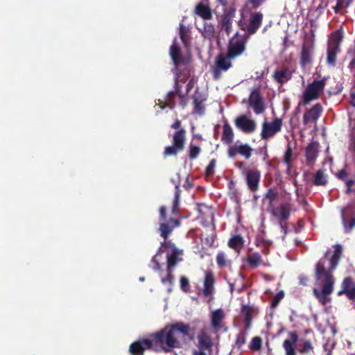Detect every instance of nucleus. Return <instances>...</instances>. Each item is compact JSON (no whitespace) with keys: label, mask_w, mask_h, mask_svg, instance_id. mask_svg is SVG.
I'll return each instance as SVG.
<instances>
[{"label":"nucleus","mask_w":355,"mask_h":355,"mask_svg":"<svg viewBox=\"0 0 355 355\" xmlns=\"http://www.w3.org/2000/svg\"><path fill=\"white\" fill-rule=\"evenodd\" d=\"M293 156V150L290 146H287L286 152L284 155V162L286 164L288 170L290 169L291 158Z\"/></svg>","instance_id":"8fccbe9b"},{"label":"nucleus","mask_w":355,"mask_h":355,"mask_svg":"<svg viewBox=\"0 0 355 355\" xmlns=\"http://www.w3.org/2000/svg\"><path fill=\"white\" fill-rule=\"evenodd\" d=\"M349 173L346 171L345 168H342L339 170L336 174V177L339 180L345 182L346 186L345 193L350 194L352 192H355V189H353L354 183L355 182V180L348 179Z\"/></svg>","instance_id":"cd10ccee"},{"label":"nucleus","mask_w":355,"mask_h":355,"mask_svg":"<svg viewBox=\"0 0 355 355\" xmlns=\"http://www.w3.org/2000/svg\"><path fill=\"white\" fill-rule=\"evenodd\" d=\"M246 342V332L241 331L236 336V345L240 348Z\"/></svg>","instance_id":"864d4df0"},{"label":"nucleus","mask_w":355,"mask_h":355,"mask_svg":"<svg viewBox=\"0 0 355 355\" xmlns=\"http://www.w3.org/2000/svg\"><path fill=\"white\" fill-rule=\"evenodd\" d=\"M202 36L209 40H211L215 36V28L211 23L205 22L202 31Z\"/></svg>","instance_id":"4c0bfd02"},{"label":"nucleus","mask_w":355,"mask_h":355,"mask_svg":"<svg viewBox=\"0 0 355 355\" xmlns=\"http://www.w3.org/2000/svg\"><path fill=\"white\" fill-rule=\"evenodd\" d=\"M232 58L227 56V54L225 55L220 53L216 58V67L213 70V77L214 80H218L221 77V72L226 71L229 69H230L232 66L230 60Z\"/></svg>","instance_id":"9b49d317"},{"label":"nucleus","mask_w":355,"mask_h":355,"mask_svg":"<svg viewBox=\"0 0 355 355\" xmlns=\"http://www.w3.org/2000/svg\"><path fill=\"white\" fill-rule=\"evenodd\" d=\"M195 13L205 20L211 19L213 17L212 12L209 6L202 2L198 3L195 8Z\"/></svg>","instance_id":"c756f323"},{"label":"nucleus","mask_w":355,"mask_h":355,"mask_svg":"<svg viewBox=\"0 0 355 355\" xmlns=\"http://www.w3.org/2000/svg\"><path fill=\"white\" fill-rule=\"evenodd\" d=\"M243 245V239L241 234L234 235L228 241V246L234 250H237Z\"/></svg>","instance_id":"58836bf2"},{"label":"nucleus","mask_w":355,"mask_h":355,"mask_svg":"<svg viewBox=\"0 0 355 355\" xmlns=\"http://www.w3.org/2000/svg\"><path fill=\"white\" fill-rule=\"evenodd\" d=\"M166 270H167V275L165 278H163L162 279V282L163 284L168 282L171 285H172L173 283V281H174V276L172 274L173 270H171V269L169 270V269L166 268Z\"/></svg>","instance_id":"6e6d98bb"},{"label":"nucleus","mask_w":355,"mask_h":355,"mask_svg":"<svg viewBox=\"0 0 355 355\" xmlns=\"http://www.w3.org/2000/svg\"><path fill=\"white\" fill-rule=\"evenodd\" d=\"M284 297V292L283 291H279L275 296L272 298V302L270 303L271 309H275L279 304L280 301Z\"/></svg>","instance_id":"603ef678"},{"label":"nucleus","mask_w":355,"mask_h":355,"mask_svg":"<svg viewBox=\"0 0 355 355\" xmlns=\"http://www.w3.org/2000/svg\"><path fill=\"white\" fill-rule=\"evenodd\" d=\"M297 347V351L302 354L313 353L314 347L310 340H302Z\"/></svg>","instance_id":"f704fd0d"},{"label":"nucleus","mask_w":355,"mask_h":355,"mask_svg":"<svg viewBox=\"0 0 355 355\" xmlns=\"http://www.w3.org/2000/svg\"><path fill=\"white\" fill-rule=\"evenodd\" d=\"M216 164V160L215 159H212L207 166L205 168V175L207 177H212L214 175L215 171V166Z\"/></svg>","instance_id":"3c124183"},{"label":"nucleus","mask_w":355,"mask_h":355,"mask_svg":"<svg viewBox=\"0 0 355 355\" xmlns=\"http://www.w3.org/2000/svg\"><path fill=\"white\" fill-rule=\"evenodd\" d=\"M235 166H236L238 168H239V169H243V173H244V174H245V171H246L247 170H245V167H244V162H236L235 163Z\"/></svg>","instance_id":"338daca9"},{"label":"nucleus","mask_w":355,"mask_h":355,"mask_svg":"<svg viewBox=\"0 0 355 355\" xmlns=\"http://www.w3.org/2000/svg\"><path fill=\"white\" fill-rule=\"evenodd\" d=\"M248 39V35L247 34L240 35L236 33L229 41L227 51V56L234 59L241 55L245 51Z\"/></svg>","instance_id":"423d86ee"},{"label":"nucleus","mask_w":355,"mask_h":355,"mask_svg":"<svg viewBox=\"0 0 355 355\" xmlns=\"http://www.w3.org/2000/svg\"><path fill=\"white\" fill-rule=\"evenodd\" d=\"M232 19H230V17H223L221 19V28L225 31L227 35H230L232 31Z\"/></svg>","instance_id":"37998d69"},{"label":"nucleus","mask_w":355,"mask_h":355,"mask_svg":"<svg viewBox=\"0 0 355 355\" xmlns=\"http://www.w3.org/2000/svg\"><path fill=\"white\" fill-rule=\"evenodd\" d=\"M181 254H182V251L180 250H175V251L167 254V269L173 270L176 266L178 262L180 260L179 256Z\"/></svg>","instance_id":"473e14b6"},{"label":"nucleus","mask_w":355,"mask_h":355,"mask_svg":"<svg viewBox=\"0 0 355 355\" xmlns=\"http://www.w3.org/2000/svg\"><path fill=\"white\" fill-rule=\"evenodd\" d=\"M179 35L184 45L188 46L191 42L190 30L189 27L184 26L183 24H180Z\"/></svg>","instance_id":"72a5a7b5"},{"label":"nucleus","mask_w":355,"mask_h":355,"mask_svg":"<svg viewBox=\"0 0 355 355\" xmlns=\"http://www.w3.org/2000/svg\"><path fill=\"white\" fill-rule=\"evenodd\" d=\"M170 55L175 67L183 62L180 49L175 44H173L170 47Z\"/></svg>","instance_id":"2f4dec72"},{"label":"nucleus","mask_w":355,"mask_h":355,"mask_svg":"<svg viewBox=\"0 0 355 355\" xmlns=\"http://www.w3.org/2000/svg\"><path fill=\"white\" fill-rule=\"evenodd\" d=\"M180 225L181 222L179 220L173 218L169 219L166 222L161 223L159 228L160 236L164 240H166L174 228L180 226Z\"/></svg>","instance_id":"f3484780"},{"label":"nucleus","mask_w":355,"mask_h":355,"mask_svg":"<svg viewBox=\"0 0 355 355\" xmlns=\"http://www.w3.org/2000/svg\"><path fill=\"white\" fill-rule=\"evenodd\" d=\"M236 127L244 133L253 132L257 128L254 120L248 118L245 114L237 116L234 121Z\"/></svg>","instance_id":"ddd939ff"},{"label":"nucleus","mask_w":355,"mask_h":355,"mask_svg":"<svg viewBox=\"0 0 355 355\" xmlns=\"http://www.w3.org/2000/svg\"><path fill=\"white\" fill-rule=\"evenodd\" d=\"M254 309L250 305H242L241 313L244 317V320H252V312Z\"/></svg>","instance_id":"49530a36"},{"label":"nucleus","mask_w":355,"mask_h":355,"mask_svg":"<svg viewBox=\"0 0 355 355\" xmlns=\"http://www.w3.org/2000/svg\"><path fill=\"white\" fill-rule=\"evenodd\" d=\"M278 224H279L282 231L284 232L283 239H284L286 235L288 233V227L286 225V222H279Z\"/></svg>","instance_id":"680f3d73"},{"label":"nucleus","mask_w":355,"mask_h":355,"mask_svg":"<svg viewBox=\"0 0 355 355\" xmlns=\"http://www.w3.org/2000/svg\"><path fill=\"white\" fill-rule=\"evenodd\" d=\"M263 15L260 12H252L250 15L248 24L239 23V26L241 30L247 32L248 35H254L257 30L260 28Z\"/></svg>","instance_id":"9d476101"},{"label":"nucleus","mask_w":355,"mask_h":355,"mask_svg":"<svg viewBox=\"0 0 355 355\" xmlns=\"http://www.w3.org/2000/svg\"><path fill=\"white\" fill-rule=\"evenodd\" d=\"M162 248L170 250L171 252H173L175 250H179L178 248H176L175 243H173L171 241H167V239L164 240L161 243V247L158 249L157 254L162 253Z\"/></svg>","instance_id":"a18cd8bd"},{"label":"nucleus","mask_w":355,"mask_h":355,"mask_svg":"<svg viewBox=\"0 0 355 355\" xmlns=\"http://www.w3.org/2000/svg\"><path fill=\"white\" fill-rule=\"evenodd\" d=\"M225 317V313L222 309H218L211 313V324L215 332L218 331L222 328Z\"/></svg>","instance_id":"393cba45"},{"label":"nucleus","mask_w":355,"mask_h":355,"mask_svg":"<svg viewBox=\"0 0 355 355\" xmlns=\"http://www.w3.org/2000/svg\"><path fill=\"white\" fill-rule=\"evenodd\" d=\"M265 0H249L252 8L257 9L264 2Z\"/></svg>","instance_id":"4d7b16f0"},{"label":"nucleus","mask_w":355,"mask_h":355,"mask_svg":"<svg viewBox=\"0 0 355 355\" xmlns=\"http://www.w3.org/2000/svg\"><path fill=\"white\" fill-rule=\"evenodd\" d=\"M343 37L340 31H336L331 33L327 49V64L328 66L335 67L336 65V57L340 52V43Z\"/></svg>","instance_id":"20e7f679"},{"label":"nucleus","mask_w":355,"mask_h":355,"mask_svg":"<svg viewBox=\"0 0 355 355\" xmlns=\"http://www.w3.org/2000/svg\"><path fill=\"white\" fill-rule=\"evenodd\" d=\"M147 341H150L149 338L133 342L129 347L131 355H144L146 349L152 350V347L147 344Z\"/></svg>","instance_id":"aec40b11"},{"label":"nucleus","mask_w":355,"mask_h":355,"mask_svg":"<svg viewBox=\"0 0 355 355\" xmlns=\"http://www.w3.org/2000/svg\"><path fill=\"white\" fill-rule=\"evenodd\" d=\"M342 254V248L338 245L334 251L333 255L328 259L327 254L321 258L315 264V270L323 269L324 272L333 275V271L337 267Z\"/></svg>","instance_id":"39448f33"},{"label":"nucleus","mask_w":355,"mask_h":355,"mask_svg":"<svg viewBox=\"0 0 355 355\" xmlns=\"http://www.w3.org/2000/svg\"><path fill=\"white\" fill-rule=\"evenodd\" d=\"M180 288L182 290V291H184L185 293H188L190 291L191 289H190L189 282V279L186 277L181 276L180 279Z\"/></svg>","instance_id":"5fc2aeb1"},{"label":"nucleus","mask_w":355,"mask_h":355,"mask_svg":"<svg viewBox=\"0 0 355 355\" xmlns=\"http://www.w3.org/2000/svg\"><path fill=\"white\" fill-rule=\"evenodd\" d=\"M288 337L283 342V347L286 355H296L295 345L298 340V335L295 331H291L288 333Z\"/></svg>","instance_id":"4be33fe9"},{"label":"nucleus","mask_w":355,"mask_h":355,"mask_svg":"<svg viewBox=\"0 0 355 355\" xmlns=\"http://www.w3.org/2000/svg\"><path fill=\"white\" fill-rule=\"evenodd\" d=\"M246 261L252 268H256L261 263L262 259L259 253L254 252L248 256Z\"/></svg>","instance_id":"c9c22d12"},{"label":"nucleus","mask_w":355,"mask_h":355,"mask_svg":"<svg viewBox=\"0 0 355 355\" xmlns=\"http://www.w3.org/2000/svg\"><path fill=\"white\" fill-rule=\"evenodd\" d=\"M262 346V339L259 336H254L252 338L250 343V349L252 351H259Z\"/></svg>","instance_id":"c03bdc74"},{"label":"nucleus","mask_w":355,"mask_h":355,"mask_svg":"<svg viewBox=\"0 0 355 355\" xmlns=\"http://www.w3.org/2000/svg\"><path fill=\"white\" fill-rule=\"evenodd\" d=\"M206 98L197 89L193 96V113L198 115H202L205 112V106L204 103Z\"/></svg>","instance_id":"bb28decb"},{"label":"nucleus","mask_w":355,"mask_h":355,"mask_svg":"<svg viewBox=\"0 0 355 355\" xmlns=\"http://www.w3.org/2000/svg\"><path fill=\"white\" fill-rule=\"evenodd\" d=\"M320 144L318 141H311L305 150L306 161L308 165H313L319 153Z\"/></svg>","instance_id":"412c9836"},{"label":"nucleus","mask_w":355,"mask_h":355,"mask_svg":"<svg viewBox=\"0 0 355 355\" xmlns=\"http://www.w3.org/2000/svg\"><path fill=\"white\" fill-rule=\"evenodd\" d=\"M292 206L289 202L282 203L279 206L274 207L272 211V215L278 220L279 222H286L291 216Z\"/></svg>","instance_id":"dca6fc26"},{"label":"nucleus","mask_w":355,"mask_h":355,"mask_svg":"<svg viewBox=\"0 0 355 355\" xmlns=\"http://www.w3.org/2000/svg\"><path fill=\"white\" fill-rule=\"evenodd\" d=\"M299 280H300V284L302 286H306L307 285V283L309 282V278L307 276H305V275H300L299 277Z\"/></svg>","instance_id":"e2e57ef3"},{"label":"nucleus","mask_w":355,"mask_h":355,"mask_svg":"<svg viewBox=\"0 0 355 355\" xmlns=\"http://www.w3.org/2000/svg\"><path fill=\"white\" fill-rule=\"evenodd\" d=\"M198 350H210L213 346V342L210 336L205 330H201L197 336Z\"/></svg>","instance_id":"5701e85b"},{"label":"nucleus","mask_w":355,"mask_h":355,"mask_svg":"<svg viewBox=\"0 0 355 355\" xmlns=\"http://www.w3.org/2000/svg\"><path fill=\"white\" fill-rule=\"evenodd\" d=\"M173 92H175V94L178 96L179 94H182L181 92V86L178 83V78L175 80L174 84V90L172 91Z\"/></svg>","instance_id":"052dcab7"},{"label":"nucleus","mask_w":355,"mask_h":355,"mask_svg":"<svg viewBox=\"0 0 355 355\" xmlns=\"http://www.w3.org/2000/svg\"><path fill=\"white\" fill-rule=\"evenodd\" d=\"M234 132L228 123H225L223 126V134L221 137V141L227 145L231 144L234 139Z\"/></svg>","instance_id":"7c9ffc66"},{"label":"nucleus","mask_w":355,"mask_h":355,"mask_svg":"<svg viewBox=\"0 0 355 355\" xmlns=\"http://www.w3.org/2000/svg\"><path fill=\"white\" fill-rule=\"evenodd\" d=\"M325 86V80H313L306 87L303 94V101L299 103L301 105H306L311 101L319 98L320 94L324 91Z\"/></svg>","instance_id":"0eeeda50"},{"label":"nucleus","mask_w":355,"mask_h":355,"mask_svg":"<svg viewBox=\"0 0 355 355\" xmlns=\"http://www.w3.org/2000/svg\"><path fill=\"white\" fill-rule=\"evenodd\" d=\"M315 277L318 282L323 283V285L321 291L313 288V295L319 302L324 306L331 301V298L328 295L334 291V276L333 275L324 272L323 269L318 268L315 270Z\"/></svg>","instance_id":"7ed1b4c3"},{"label":"nucleus","mask_w":355,"mask_h":355,"mask_svg":"<svg viewBox=\"0 0 355 355\" xmlns=\"http://www.w3.org/2000/svg\"><path fill=\"white\" fill-rule=\"evenodd\" d=\"M282 127V119L275 118L272 122L264 121L262 123L261 137L262 139H268L279 132Z\"/></svg>","instance_id":"1a4fd4ad"},{"label":"nucleus","mask_w":355,"mask_h":355,"mask_svg":"<svg viewBox=\"0 0 355 355\" xmlns=\"http://www.w3.org/2000/svg\"><path fill=\"white\" fill-rule=\"evenodd\" d=\"M342 289L338 291V295H345L347 298L353 302L355 309V281L351 277H345L341 284Z\"/></svg>","instance_id":"4468645a"},{"label":"nucleus","mask_w":355,"mask_h":355,"mask_svg":"<svg viewBox=\"0 0 355 355\" xmlns=\"http://www.w3.org/2000/svg\"><path fill=\"white\" fill-rule=\"evenodd\" d=\"M152 261L155 264V266L153 267V269L155 270H159L161 269V265L160 263L158 262V261L157 260V258H156V255H155L153 259H152Z\"/></svg>","instance_id":"69168bd1"},{"label":"nucleus","mask_w":355,"mask_h":355,"mask_svg":"<svg viewBox=\"0 0 355 355\" xmlns=\"http://www.w3.org/2000/svg\"><path fill=\"white\" fill-rule=\"evenodd\" d=\"M245 175L248 188L250 191L256 192L259 189L261 172L257 169H248Z\"/></svg>","instance_id":"2eb2a0df"},{"label":"nucleus","mask_w":355,"mask_h":355,"mask_svg":"<svg viewBox=\"0 0 355 355\" xmlns=\"http://www.w3.org/2000/svg\"><path fill=\"white\" fill-rule=\"evenodd\" d=\"M190 331L189 324L183 322L166 325L164 328L149 335L150 341H147L152 351L169 352L180 347V339L188 336Z\"/></svg>","instance_id":"f257e3e1"},{"label":"nucleus","mask_w":355,"mask_h":355,"mask_svg":"<svg viewBox=\"0 0 355 355\" xmlns=\"http://www.w3.org/2000/svg\"><path fill=\"white\" fill-rule=\"evenodd\" d=\"M313 183L315 186H325L327 184V178L322 170L315 173Z\"/></svg>","instance_id":"a19ab883"},{"label":"nucleus","mask_w":355,"mask_h":355,"mask_svg":"<svg viewBox=\"0 0 355 355\" xmlns=\"http://www.w3.org/2000/svg\"><path fill=\"white\" fill-rule=\"evenodd\" d=\"M216 261L219 268L225 267L227 263L226 254L223 252H219L216 255Z\"/></svg>","instance_id":"de8ad7c7"},{"label":"nucleus","mask_w":355,"mask_h":355,"mask_svg":"<svg viewBox=\"0 0 355 355\" xmlns=\"http://www.w3.org/2000/svg\"><path fill=\"white\" fill-rule=\"evenodd\" d=\"M277 196L278 193L277 191L275 189L270 188L267 191L265 198L268 201L270 205H272L277 198Z\"/></svg>","instance_id":"09e8293b"},{"label":"nucleus","mask_w":355,"mask_h":355,"mask_svg":"<svg viewBox=\"0 0 355 355\" xmlns=\"http://www.w3.org/2000/svg\"><path fill=\"white\" fill-rule=\"evenodd\" d=\"M350 103L353 107H355V91L352 92L351 93V100Z\"/></svg>","instance_id":"774afa93"},{"label":"nucleus","mask_w":355,"mask_h":355,"mask_svg":"<svg viewBox=\"0 0 355 355\" xmlns=\"http://www.w3.org/2000/svg\"><path fill=\"white\" fill-rule=\"evenodd\" d=\"M180 193H181V191H180V187L178 185L175 186L174 200L173 202V207H172V209H171L172 214L173 215H176L179 211Z\"/></svg>","instance_id":"ea45409f"},{"label":"nucleus","mask_w":355,"mask_h":355,"mask_svg":"<svg viewBox=\"0 0 355 355\" xmlns=\"http://www.w3.org/2000/svg\"><path fill=\"white\" fill-rule=\"evenodd\" d=\"M201 152V148L192 142L190 143L189 146V154L188 157L190 160L196 159Z\"/></svg>","instance_id":"79ce46f5"},{"label":"nucleus","mask_w":355,"mask_h":355,"mask_svg":"<svg viewBox=\"0 0 355 355\" xmlns=\"http://www.w3.org/2000/svg\"><path fill=\"white\" fill-rule=\"evenodd\" d=\"M176 96L175 92L170 91L168 92L164 100H158L157 105H159L162 110L165 108L173 110L175 107V98Z\"/></svg>","instance_id":"c85d7f7f"},{"label":"nucleus","mask_w":355,"mask_h":355,"mask_svg":"<svg viewBox=\"0 0 355 355\" xmlns=\"http://www.w3.org/2000/svg\"><path fill=\"white\" fill-rule=\"evenodd\" d=\"M159 216L160 220L165 221L166 220V208L164 206H162L159 208Z\"/></svg>","instance_id":"bf43d9fd"},{"label":"nucleus","mask_w":355,"mask_h":355,"mask_svg":"<svg viewBox=\"0 0 355 355\" xmlns=\"http://www.w3.org/2000/svg\"><path fill=\"white\" fill-rule=\"evenodd\" d=\"M252 148L248 144H241L230 147L228 155L230 157H234L237 154H239L248 159L252 155Z\"/></svg>","instance_id":"6ab92c4d"},{"label":"nucleus","mask_w":355,"mask_h":355,"mask_svg":"<svg viewBox=\"0 0 355 355\" xmlns=\"http://www.w3.org/2000/svg\"><path fill=\"white\" fill-rule=\"evenodd\" d=\"M235 13V8H230L227 12H225L223 15V17H230V19H232V18L234 16Z\"/></svg>","instance_id":"0e129e2a"},{"label":"nucleus","mask_w":355,"mask_h":355,"mask_svg":"<svg viewBox=\"0 0 355 355\" xmlns=\"http://www.w3.org/2000/svg\"><path fill=\"white\" fill-rule=\"evenodd\" d=\"M248 102L249 105L253 109L256 114H261L266 110L263 99L258 89H254L251 92Z\"/></svg>","instance_id":"f8f14e48"},{"label":"nucleus","mask_w":355,"mask_h":355,"mask_svg":"<svg viewBox=\"0 0 355 355\" xmlns=\"http://www.w3.org/2000/svg\"><path fill=\"white\" fill-rule=\"evenodd\" d=\"M180 98V105L182 107L184 108L187 105V100L184 94H181L178 95Z\"/></svg>","instance_id":"13d9d810"},{"label":"nucleus","mask_w":355,"mask_h":355,"mask_svg":"<svg viewBox=\"0 0 355 355\" xmlns=\"http://www.w3.org/2000/svg\"><path fill=\"white\" fill-rule=\"evenodd\" d=\"M182 122L178 119L171 125V128L176 130L172 135V145L164 148L163 155L164 157L176 156L184 149L186 144V130L181 127Z\"/></svg>","instance_id":"f03ea898"},{"label":"nucleus","mask_w":355,"mask_h":355,"mask_svg":"<svg viewBox=\"0 0 355 355\" xmlns=\"http://www.w3.org/2000/svg\"><path fill=\"white\" fill-rule=\"evenodd\" d=\"M272 77L277 83L282 85L291 78L292 73L288 67H283L279 69L275 70Z\"/></svg>","instance_id":"a878e982"},{"label":"nucleus","mask_w":355,"mask_h":355,"mask_svg":"<svg viewBox=\"0 0 355 355\" xmlns=\"http://www.w3.org/2000/svg\"><path fill=\"white\" fill-rule=\"evenodd\" d=\"M322 112V107L320 103L315 104L311 109L306 110L303 116V123L307 125L311 122H316Z\"/></svg>","instance_id":"a211bd4d"},{"label":"nucleus","mask_w":355,"mask_h":355,"mask_svg":"<svg viewBox=\"0 0 355 355\" xmlns=\"http://www.w3.org/2000/svg\"><path fill=\"white\" fill-rule=\"evenodd\" d=\"M341 218L344 232L347 234L351 232L355 227V216L352 217L349 222H347L345 216L344 210L343 209L341 211Z\"/></svg>","instance_id":"e433bc0d"},{"label":"nucleus","mask_w":355,"mask_h":355,"mask_svg":"<svg viewBox=\"0 0 355 355\" xmlns=\"http://www.w3.org/2000/svg\"><path fill=\"white\" fill-rule=\"evenodd\" d=\"M214 283L215 278L213 273L211 271L206 272L202 293L205 297H209V300L213 298Z\"/></svg>","instance_id":"b1692460"},{"label":"nucleus","mask_w":355,"mask_h":355,"mask_svg":"<svg viewBox=\"0 0 355 355\" xmlns=\"http://www.w3.org/2000/svg\"><path fill=\"white\" fill-rule=\"evenodd\" d=\"M314 35L311 37H306L302 45L300 56V64L302 67H305L312 62V56L314 52Z\"/></svg>","instance_id":"6e6552de"}]
</instances>
